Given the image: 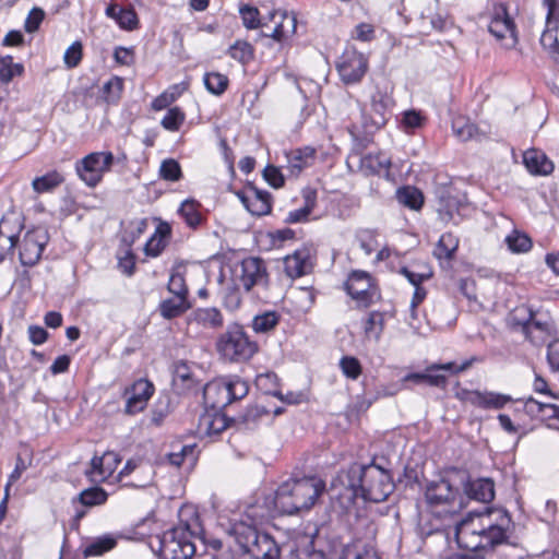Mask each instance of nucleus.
Instances as JSON below:
<instances>
[{"mask_svg":"<svg viewBox=\"0 0 559 559\" xmlns=\"http://www.w3.org/2000/svg\"><path fill=\"white\" fill-rule=\"evenodd\" d=\"M511 518L507 512H499L496 522L491 514L467 516L455 525V539L461 548L478 552L486 557L495 547L507 543Z\"/></svg>","mask_w":559,"mask_h":559,"instance_id":"nucleus-1","label":"nucleus"},{"mask_svg":"<svg viewBox=\"0 0 559 559\" xmlns=\"http://www.w3.org/2000/svg\"><path fill=\"white\" fill-rule=\"evenodd\" d=\"M347 488L353 497L370 502H382L394 490L390 473L376 464H353L344 475Z\"/></svg>","mask_w":559,"mask_h":559,"instance_id":"nucleus-2","label":"nucleus"},{"mask_svg":"<svg viewBox=\"0 0 559 559\" xmlns=\"http://www.w3.org/2000/svg\"><path fill=\"white\" fill-rule=\"evenodd\" d=\"M324 489V481L316 477L289 479L275 491L274 508L280 514L288 515L309 510Z\"/></svg>","mask_w":559,"mask_h":559,"instance_id":"nucleus-3","label":"nucleus"},{"mask_svg":"<svg viewBox=\"0 0 559 559\" xmlns=\"http://www.w3.org/2000/svg\"><path fill=\"white\" fill-rule=\"evenodd\" d=\"M198 527V515L194 513L192 523L180 521L177 526L151 539L150 547L158 559H192L195 546L191 537L197 535Z\"/></svg>","mask_w":559,"mask_h":559,"instance_id":"nucleus-4","label":"nucleus"},{"mask_svg":"<svg viewBox=\"0 0 559 559\" xmlns=\"http://www.w3.org/2000/svg\"><path fill=\"white\" fill-rule=\"evenodd\" d=\"M229 533L242 552L252 559H281V547L276 540L254 525L239 521L231 525Z\"/></svg>","mask_w":559,"mask_h":559,"instance_id":"nucleus-5","label":"nucleus"},{"mask_svg":"<svg viewBox=\"0 0 559 559\" xmlns=\"http://www.w3.org/2000/svg\"><path fill=\"white\" fill-rule=\"evenodd\" d=\"M249 393L248 382L238 376L215 379L203 389V400L212 411H223L235 401L242 400Z\"/></svg>","mask_w":559,"mask_h":559,"instance_id":"nucleus-6","label":"nucleus"},{"mask_svg":"<svg viewBox=\"0 0 559 559\" xmlns=\"http://www.w3.org/2000/svg\"><path fill=\"white\" fill-rule=\"evenodd\" d=\"M217 352L227 360L243 362L253 357L259 346L239 323L229 324L216 341Z\"/></svg>","mask_w":559,"mask_h":559,"instance_id":"nucleus-7","label":"nucleus"},{"mask_svg":"<svg viewBox=\"0 0 559 559\" xmlns=\"http://www.w3.org/2000/svg\"><path fill=\"white\" fill-rule=\"evenodd\" d=\"M345 290L358 307L368 308L381 297L380 290L371 275L366 271H353L345 282Z\"/></svg>","mask_w":559,"mask_h":559,"instance_id":"nucleus-8","label":"nucleus"},{"mask_svg":"<svg viewBox=\"0 0 559 559\" xmlns=\"http://www.w3.org/2000/svg\"><path fill=\"white\" fill-rule=\"evenodd\" d=\"M233 275L247 292L253 287L265 289L269 286V273L265 262L261 258L250 257L243 259L234 266Z\"/></svg>","mask_w":559,"mask_h":559,"instance_id":"nucleus-9","label":"nucleus"},{"mask_svg":"<svg viewBox=\"0 0 559 559\" xmlns=\"http://www.w3.org/2000/svg\"><path fill=\"white\" fill-rule=\"evenodd\" d=\"M112 163L111 152H95L79 160L75 169L87 186L95 187L102 180L104 173L110 169Z\"/></svg>","mask_w":559,"mask_h":559,"instance_id":"nucleus-10","label":"nucleus"},{"mask_svg":"<svg viewBox=\"0 0 559 559\" xmlns=\"http://www.w3.org/2000/svg\"><path fill=\"white\" fill-rule=\"evenodd\" d=\"M336 69L345 84H356L368 70V59L354 47H347L340 57Z\"/></svg>","mask_w":559,"mask_h":559,"instance_id":"nucleus-11","label":"nucleus"},{"mask_svg":"<svg viewBox=\"0 0 559 559\" xmlns=\"http://www.w3.org/2000/svg\"><path fill=\"white\" fill-rule=\"evenodd\" d=\"M457 478L454 476L442 478L439 481L430 483L426 488V500L430 506L454 504L456 500L457 507L463 508V496L456 486Z\"/></svg>","mask_w":559,"mask_h":559,"instance_id":"nucleus-12","label":"nucleus"},{"mask_svg":"<svg viewBox=\"0 0 559 559\" xmlns=\"http://www.w3.org/2000/svg\"><path fill=\"white\" fill-rule=\"evenodd\" d=\"M464 496L471 500L489 503L495 498V484L490 478H472L465 472H455Z\"/></svg>","mask_w":559,"mask_h":559,"instance_id":"nucleus-13","label":"nucleus"},{"mask_svg":"<svg viewBox=\"0 0 559 559\" xmlns=\"http://www.w3.org/2000/svg\"><path fill=\"white\" fill-rule=\"evenodd\" d=\"M269 20L274 22V28L271 33L262 32L260 34L261 39L265 40L267 45L271 40L282 44L296 33L297 19L293 13L274 10L269 13Z\"/></svg>","mask_w":559,"mask_h":559,"instance_id":"nucleus-14","label":"nucleus"},{"mask_svg":"<svg viewBox=\"0 0 559 559\" xmlns=\"http://www.w3.org/2000/svg\"><path fill=\"white\" fill-rule=\"evenodd\" d=\"M48 242V235L43 229H33L24 235L20 250V261L25 266L35 265Z\"/></svg>","mask_w":559,"mask_h":559,"instance_id":"nucleus-15","label":"nucleus"},{"mask_svg":"<svg viewBox=\"0 0 559 559\" xmlns=\"http://www.w3.org/2000/svg\"><path fill=\"white\" fill-rule=\"evenodd\" d=\"M236 194L252 215L263 216L271 213L272 194L270 192L249 185L243 190L237 191Z\"/></svg>","mask_w":559,"mask_h":559,"instance_id":"nucleus-16","label":"nucleus"},{"mask_svg":"<svg viewBox=\"0 0 559 559\" xmlns=\"http://www.w3.org/2000/svg\"><path fill=\"white\" fill-rule=\"evenodd\" d=\"M456 396L465 403L484 409H500L512 401L511 396L495 392L462 389Z\"/></svg>","mask_w":559,"mask_h":559,"instance_id":"nucleus-17","label":"nucleus"},{"mask_svg":"<svg viewBox=\"0 0 559 559\" xmlns=\"http://www.w3.org/2000/svg\"><path fill=\"white\" fill-rule=\"evenodd\" d=\"M154 393V385L145 379L135 381L130 389L126 390L127 402L124 413L128 415H135L142 412L147 401Z\"/></svg>","mask_w":559,"mask_h":559,"instance_id":"nucleus-18","label":"nucleus"},{"mask_svg":"<svg viewBox=\"0 0 559 559\" xmlns=\"http://www.w3.org/2000/svg\"><path fill=\"white\" fill-rule=\"evenodd\" d=\"M477 357H472L464 360L462 364L445 362V364H433L426 369V383L431 386L444 388L448 383V378L439 371H449L452 374H456L467 370L475 361H478Z\"/></svg>","mask_w":559,"mask_h":559,"instance_id":"nucleus-19","label":"nucleus"},{"mask_svg":"<svg viewBox=\"0 0 559 559\" xmlns=\"http://www.w3.org/2000/svg\"><path fill=\"white\" fill-rule=\"evenodd\" d=\"M488 31L497 39H506L510 37L512 39V44H515V24L509 16L504 4H499L495 8L493 16L488 25Z\"/></svg>","mask_w":559,"mask_h":559,"instance_id":"nucleus-20","label":"nucleus"},{"mask_svg":"<svg viewBox=\"0 0 559 559\" xmlns=\"http://www.w3.org/2000/svg\"><path fill=\"white\" fill-rule=\"evenodd\" d=\"M284 266L286 274L292 278L300 277L311 272L313 262L309 249H299L293 254L287 255L284 260Z\"/></svg>","mask_w":559,"mask_h":559,"instance_id":"nucleus-21","label":"nucleus"},{"mask_svg":"<svg viewBox=\"0 0 559 559\" xmlns=\"http://www.w3.org/2000/svg\"><path fill=\"white\" fill-rule=\"evenodd\" d=\"M188 324L209 330H218L224 325V317L215 307L198 308L188 317Z\"/></svg>","mask_w":559,"mask_h":559,"instance_id":"nucleus-22","label":"nucleus"},{"mask_svg":"<svg viewBox=\"0 0 559 559\" xmlns=\"http://www.w3.org/2000/svg\"><path fill=\"white\" fill-rule=\"evenodd\" d=\"M171 237V226L164 221H158L155 233L146 241L144 252L147 257H158L167 247Z\"/></svg>","mask_w":559,"mask_h":559,"instance_id":"nucleus-23","label":"nucleus"},{"mask_svg":"<svg viewBox=\"0 0 559 559\" xmlns=\"http://www.w3.org/2000/svg\"><path fill=\"white\" fill-rule=\"evenodd\" d=\"M392 104V98L385 93L377 92L376 94L372 95L371 122L370 124H367L369 127V130H379L386 123V115Z\"/></svg>","mask_w":559,"mask_h":559,"instance_id":"nucleus-24","label":"nucleus"},{"mask_svg":"<svg viewBox=\"0 0 559 559\" xmlns=\"http://www.w3.org/2000/svg\"><path fill=\"white\" fill-rule=\"evenodd\" d=\"M523 163L533 175L547 176L554 171V163L544 152L536 148L527 150L523 154Z\"/></svg>","mask_w":559,"mask_h":559,"instance_id":"nucleus-25","label":"nucleus"},{"mask_svg":"<svg viewBox=\"0 0 559 559\" xmlns=\"http://www.w3.org/2000/svg\"><path fill=\"white\" fill-rule=\"evenodd\" d=\"M525 412L539 420L546 421L548 427H550L551 423L557 421L559 419V406L536 401L533 397H530L525 402Z\"/></svg>","mask_w":559,"mask_h":559,"instance_id":"nucleus-26","label":"nucleus"},{"mask_svg":"<svg viewBox=\"0 0 559 559\" xmlns=\"http://www.w3.org/2000/svg\"><path fill=\"white\" fill-rule=\"evenodd\" d=\"M269 414L270 411L262 405H249L237 417L233 418V425L238 429H253Z\"/></svg>","mask_w":559,"mask_h":559,"instance_id":"nucleus-27","label":"nucleus"},{"mask_svg":"<svg viewBox=\"0 0 559 559\" xmlns=\"http://www.w3.org/2000/svg\"><path fill=\"white\" fill-rule=\"evenodd\" d=\"M233 425V418H228L222 411L206 413L200 418V429L207 436H217Z\"/></svg>","mask_w":559,"mask_h":559,"instance_id":"nucleus-28","label":"nucleus"},{"mask_svg":"<svg viewBox=\"0 0 559 559\" xmlns=\"http://www.w3.org/2000/svg\"><path fill=\"white\" fill-rule=\"evenodd\" d=\"M201 203L197 200L187 199L180 204L178 214L188 227L198 229L205 222V217L201 213Z\"/></svg>","mask_w":559,"mask_h":559,"instance_id":"nucleus-29","label":"nucleus"},{"mask_svg":"<svg viewBox=\"0 0 559 559\" xmlns=\"http://www.w3.org/2000/svg\"><path fill=\"white\" fill-rule=\"evenodd\" d=\"M316 151L311 147L295 148L286 153L287 169L292 176H299L304 168L309 165Z\"/></svg>","mask_w":559,"mask_h":559,"instance_id":"nucleus-30","label":"nucleus"},{"mask_svg":"<svg viewBox=\"0 0 559 559\" xmlns=\"http://www.w3.org/2000/svg\"><path fill=\"white\" fill-rule=\"evenodd\" d=\"M191 308V304L188 298L171 297L160 301L158 311L160 316L166 320H171L182 316Z\"/></svg>","mask_w":559,"mask_h":559,"instance_id":"nucleus-31","label":"nucleus"},{"mask_svg":"<svg viewBox=\"0 0 559 559\" xmlns=\"http://www.w3.org/2000/svg\"><path fill=\"white\" fill-rule=\"evenodd\" d=\"M218 284H219V295L222 296L224 304L229 309H236L240 305V295H239V282L235 278L233 282L226 283L225 275L223 270H221L218 275Z\"/></svg>","mask_w":559,"mask_h":559,"instance_id":"nucleus-32","label":"nucleus"},{"mask_svg":"<svg viewBox=\"0 0 559 559\" xmlns=\"http://www.w3.org/2000/svg\"><path fill=\"white\" fill-rule=\"evenodd\" d=\"M527 325H530V332L524 331V335L526 340L536 346L544 344L552 329V324L549 321L536 319L534 312L532 313V319L528 321Z\"/></svg>","mask_w":559,"mask_h":559,"instance_id":"nucleus-33","label":"nucleus"},{"mask_svg":"<svg viewBox=\"0 0 559 559\" xmlns=\"http://www.w3.org/2000/svg\"><path fill=\"white\" fill-rule=\"evenodd\" d=\"M304 195V206L294 211H290L286 217V223L296 224L306 222L308 216L312 212L317 202V192L312 189H306L302 192Z\"/></svg>","mask_w":559,"mask_h":559,"instance_id":"nucleus-34","label":"nucleus"},{"mask_svg":"<svg viewBox=\"0 0 559 559\" xmlns=\"http://www.w3.org/2000/svg\"><path fill=\"white\" fill-rule=\"evenodd\" d=\"M459 248V239L451 233L441 235L435 249L433 257L439 261H451L454 259L455 252Z\"/></svg>","mask_w":559,"mask_h":559,"instance_id":"nucleus-35","label":"nucleus"},{"mask_svg":"<svg viewBox=\"0 0 559 559\" xmlns=\"http://www.w3.org/2000/svg\"><path fill=\"white\" fill-rule=\"evenodd\" d=\"M396 199L402 205L418 211L424 204V195L419 189L413 186H404L396 190Z\"/></svg>","mask_w":559,"mask_h":559,"instance_id":"nucleus-36","label":"nucleus"},{"mask_svg":"<svg viewBox=\"0 0 559 559\" xmlns=\"http://www.w3.org/2000/svg\"><path fill=\"white\" fill-rule=\"evenodd\" d=\"M452 130L460 141H468L479 135L478 127L468 118L457 116L452 120Z\"/></svg>","mask_w":559,"mask_h":559,"instance_id":"nucleus-37","label":"nucleus"},{"mask_svg":"<svg viewBox=\"0 0 559 559\" xmlns=\"http://www.w3.org/2000/svg\"><path fill=\"white\" fill-rule=\"evenodd\" d=\"M340 559H380V557L371 546L353 543L343 547Z\"/></svg>","mask_w":559,"mask_h":559,"instance_id":"nucleus-38","label":"nucleus"},{"mask_svg":"<svg viewBox=\"0 0 559 559\" xmlns=\"http://www.w3.org/2000/svg\"><path fill=\"white\" fill-rule=\"evenodd\" d=\"M558 21L559 20H554L549 26L547 25V29H545L540 36V45L557 62H559V40L556 35Z\"/></svg>","mask_w":559,"mask_h":559,"instance_id":"nucleus-39","label":"nucleus"},{"mask_svg":"<svg viewBox=\"0 0 559 559\" xmlns=\"http://www.w3.org/2000/svg\"><path fill=\"white\" fill-rule=\"evenodd\" d=\"M63 182V177L57 170L49 171L32 181L36 193L50 192Z\"/></svg>","mask_w":559,"mask_h":559,"instance_id":"nucleus-40","label":"nucleus"},{"mask_svg":"<svg viewBox=\"0 0 559 559\" xmlns=\"http://www.w3.org/2000/svg\"><path fill=\"white\" fill-rule=\"evenodd\" d=\"M23 72V64L14 63L12 56H0V83L8 84L14 76H21Z\"/></svg>","mask_w":559,"mask_h":559,"instance_id":"nucleus-41","label":"nucleus"},{"mask_svg":"<svg viewBox=\"0 0 559 559\" xmlns=\"http://www.w3.org/2000/svg\"><path fill=\"white\" fill-rule=\"evenodd\" d=\"M360 165L362 169L369 170L371 174H388L391 165L390 159L383 154L366 155L361 158Z\"/></svg>","mask_w":559,"mask_h":559,"instance_id":"nucleus-42","label":"nucleus"},{"mask_svg":"<svg viewBox=\"0 0 559 559\" xmlns=\"http://www.w3.org/2000/svg\"><path fill=\"white\" fill-rule=\"evenodd\" d=\"M533 310L526 306L515 308L508 317V324L512 329H520L524 334V331L530 332L528 321L532 319Z\"/></svg>","mask_w":559,"mask_h":559,"instance_id":"nucleus-43","label":"nucleus"},{"mask_svg":"<svg viewBox=\"0 0 559 559\" xmlns=\"http://www.w3.org/2000/svg\"><path fill=\"white\" fill-rule=\"evenodd\" d=\"M280 314L275 311H266L258 314L252 320V329L257 333H267L275 329L280 322Z\"/></svg>","mask_w":559,"mask_h":559,"instance_id":"nucleus-44","label":"nucleus"},{"mask_svg":"<svg viewBox=\"0 0 559 559\" xmlns=\"http://www.w3.org/2000/svg\"><path fill=\"white\" fill-rule=\"evenodd\" d=\"M239 13L247 28L255 29L259 27H267V22L265 19L260 17V12L255 7L243 5L240 8Z\"/></svg>","mask_w":559,"mask_h":559,"instance_id":"nucleus-45","label":"nucleus"},{"mask_svg":"<svg viewBox=\"0 0 559 559\" xmlns=\"http://www.w3.org/2000/svg\"><path fill=\"white\" fill-rule=\"evenodd\" d=\"M253 47L246 40H237L228 49V55L242 64H247L253 59Z\"/></svg>","mask_w":559,"mask_h":559,"instance_id":"nucleus-46","label":"nucleus"},{"mask_svg":"<svg viewBox=\"0 0 559 559\" xmlns=\"http://www.w3.org/2000/svg\"><path fill=\"white\" fill-rule=\"evenodd\" d=\"M228 83V78L219 72H210L204 75V85L214 95H222L227 90Z\"/></svg>","mask_w":559,"mask_h":559,"instance_id":"nucleus-47","label":"nucleus"},{"mask_svg":"<svg viewBox=\"0 0 559 559\" xmlns=\"http://www.w3.org/2000/svg\"><path fill=\"white\" fill-rule=\"evenodd\" d=\"M107 498V492L100 487L87 488L79 495V501L85 507L104 504Z\"/></svg>","mask_w":559,"mask_h":559,"instance_id":"nucleus-48","label":"nucleus"},{"mask_svg":"<svg viewBox=\"0 0 559 559\" xmlns=\"http://www.w3.org/2000/svg\"><path fill=\"white\" fill-rule=\"evenodd\" d=\"M123 91V80L119 76H112L103 86V95L107 103H117Z\"/></svg>","mask_w":559,"mask_h":559,"instance_id":"nucleus-49","label":"nucleus"},{"mask_svg":"<svg viewBox=\"0 0 559 559\" xmlns=\"http://www.w3.org/2000/svg\"><path fill=\"white\" fill-rule=\"evenodd\" d=\"M426 121V117L419 110L409 109L402 114L401 127L405 132L421 128Z\"/></svg>","mask_w":559,"mask_h":559,"instance_id":"nucleus-50","label":"nucleus"},{"mask_svg":"<svg viewBox=\"0 0 559 559\" xmlns=\"http://www.w3.org/2000/svg\"><path fill=\"white\" fill-rule=\"evenodd\" d=\"M185 112L179 107L169 108L160 124L168 131H178L185 122Z\"/></svg>","mask_w":559,"mask_h":559,"instance_id":"nucleus-51","label":"nucleus"},{"mask_svg":"<svg viewBox=\"0 0 559 559\" xmlns=\"http://www.w3.org/2000/svg\"><path fill=\"white\" fill-rule=\"evenodd\" d=\"M115 545H116L115 539H112L110 537L98 538V539L92 542L91 544H88L84 548L83 555L85 558L93 557V556H100V555L105 554L106 551H109L110 549H112L115 547Z\"/></svg>","mask_w":559,"mask_h":559,"instance_id":"nucleus-52","label":"nucleus"},{"mask_svg":"<svg viewBox=\"0 0 559 559\" xmlns=\"http://www.w3.org/2000/svg\"><path fill=\"white\" fill-rule=\"evenodd\" d=\"M361 124L352 123L348 127V132L355 140H367L369 135L374 133L377 130H369L367 124L371 122L372 112L367 115L364 110H360Z\"/></svg>","mask_w":559,"mask_h":559,"instance_id":"nucleus-53","label":"nucleus"},{"mask_svg":"<svg viewBox=\"0 0 559 559\" xmlns=\"http://www.w3.org/2000/svg\"><path fill=\"white\" fill-rule=\"evenodd\" d=\"M109 459H112L115 463L119 462L117 454L115 452H106L103 456H93V459L91 460V475H97L102 479L106 478V476L109 475L112 471L111 467H104L105 460Z\"/></svg>","mask_w":559,"mask_h":559,"instance_id":"nucleus-54","label":"nucleus"},{"mask_svg":"<svg viewBox=\"0 0 559 559\" xmlns=\"http://www.w3.org/2000/svg\"><path fill=\"white\" fill-rule=\"evenodd\" d=\"M167 289L175 297L188 298V296H189V289L187 287L183 275L175 270H173V272L170 274V277H169V281L167 284Z\"/></svg>","mask_w":559,"mask_h":559,"instance_id":"nucleus-55","label":"nucleus"},{"mask_svg":"<svg viewBox=\"0 0 559 559\" xmlns=\"http://www.w3.org/2000/svg\"><path fill=\"white\" fill-rule=\"evenodd\" d=\"M159 177L167 181L180 180L182 171L179 163L173 158L163 160L159 167Z\"/></svg>","mask_w":559,"mask_h":559,"instance_id":"nucleus-56","label":"nucleus"},{"mask_svg":"<svg viewBox=\"0 0 559 559\" xmlns=\"http://www.w3.org/2000/svg\"><path fill=\"white\" fill-rule=\"evenodd\" d=\"M509 249L512 252H526L532 248V240L525 234L513 231L506 238Z\"/></svg>","mask_w":559,"mask_h":559,"instance_id":"nucleus-57","label":"nucleus"},{"mask_svg":"<svg viewBox=\"0 0 559 559\" xmlns=\"http://www.w3.org/2000/svg\"><path fill=\"white\" fill-rule=\"evenodd\" d=\"M340 367H341L343 373L352 380L358 379V377L361 374V370H362L360 361L356 357H353V356H344L340 360Z\"/></svg>","mask_w":559,"mask_h":559,"instance_id":"nucleus-58","label":"nucleus"},{"mask_svg":"<svg viewBox=\"0 0 559 559\" xmlns=\"http://www.w3.org/2000/svg\"><path fill=\"white\" fill-rule=\"evenodd\" d=\"M5 219L0 221V262L4 260L7 252L13 249L19 240L15 234L4 233Z\"/></svg>","mask_w":559,"mask_h":559,"instance_id":"nucleus-59","label":"nucleus"},{"mask_svg":"<svg viewBox=\"0 0 559 559\" xmlns=\"http://www.w3.org/2000/svg\"><path fill=\"white\" fill-rule=\"evenodd\" d=\"M82 57L83 46L81 41L76 40L66 50L63 60L68 69H73L80 64Z\"/></svg>","mask_w":559,"mask_h":559,"instance_id":"nucleus-60","label":"nucleus"},{"mask_svg":"<svg viewBox=\"0 0 559 559\" xmlns=\"http://www.w3.org/2000/svg\"><path fill=\"white\" fill-rule=\"evenodd\" d=\"M383 314L379 311H372L369 313L368 319L365 323V333L367 335L374 334V336L378 338L383 330Z\"/></svg>","mask_w":559,"mask_h":559,"instance_id":"nucleus-61","label":"nucleus"},{"mask_svg":"<svg viewBox=\"0 0 559 559\" xmlns=\"http://www.w3.org/2000/svg\"><path fill=\"white\" fill-rule=\"evenodd\" d=\"M455 212H457V201L455 199L440 200L438 214L441 221L445 223L452 221Z\"/></svg>","mask_w":559,"mask_h":559,"instance_id":"nucleus-62","label":"nucleus"},{"mask_svg":"<svg viewBox=\"0 0 559 559\" xmlns=\"http://www.w3.org/2000/svg\"><path fill=\"white\" fill-rule=\"evenodd\" d=\"M263 178L265 181L273 188L278 189L282 188L285 183V179L280 168L267 165L263 170Z\"/></svg>","mask_w":559,"mask_h":559,"instance_id":"nucleus-63","label":"nucleus"},{"mask_svg":"<svg viewBox=\"0 0 559 559\" xmlns=\"http://www.w3.org/2000/svg\"><path fill=\"white\" fill-rule=\"evenodd\" d=\"M138 16L133 9H121L118 12L117 23L124 29L132 31L138 26Z\"/></svg>","mask_w":559,"mask_h":559,"instance_id":"nucleus-64","label":"nucleus"}]
</instances>
